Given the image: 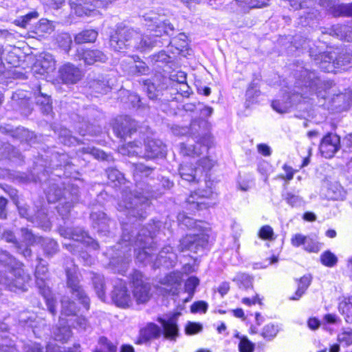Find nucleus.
I'll list each match as a JSON object with an SVG mask.
<instances>
[{"label":"nucleus","mask_w":352,"mask_h":352,"mask_svg":"<svg viewBox=\"0 0 352 352\" xmlns=\"http://www.w3.org/2000/svg\"><path fill=\"white\" fill-rule=\"evenodd\" d=\"M199 285V280L196 276L189 277L184 285L185 292L189 295V299H191L195 294L196 287Z\"/></svg>","instance_id":"obj_51"},{"label":"nucleus","mask_w":352,"mask_h":352,"mask_svg":"<svg viewBox=\"0 0 352 352\" xmlns=\"http://www.w3.org/2000/svg\"><path fill=\"white\" fill-rule=\"evenodd\" d=\"M317 16V10L314 8H308L307 11H302L299 14V23L302 26L309 24V21L314 20Z\"/></svg>","instance_id":"obj_49"},{"label":"nucleus","mask_w":352,"mask_h":352,"mask_svg":"<svg viewBox=\"0 0 352 352\" xmlns=\"http://www.w3.org/2000/svg\"><path fill=\"white\" fill-rule=\"evenodd\" d=\"M144 146L145 153L144 157L147 159L154 158V140L151 137L146 136L144 139Z\"/></svg>","instance_id":"obj_56"},{"label":"nucleus","mask_w":352,"mask_h":352,"mask_svg":"<svg viewBox=\"0 0 352 352\" xmlns=\"http://www.w3.org/2000/svg\"><path fill=\"white\" fill-rule=\"evenodd\" d=\"M3 239L14 245L16 252L21 254L25 259L30 260L32 256V250L27 246H24L22 243L18 241L14 234L10 230H6L3 233Z\"/></svg>","instance_id":"obj_26"},{"label":"nucleus","mask_w":352,"mask_h":352,"mask_svg":"<svg viewBox=\"0 0 352 352\" xmlns=\"http://www.w3.org/2000/svg\"><path fill=\"white\" fill-rule=\"evenodd\" d=\"M292 43L296 50L307 52L315 64L318 65V61L320 60L323 52L319 48V46L316 45L315 42L306 36L296 34L294 36Z\"/></svg>","instance_id":"obj_13"},{"label":"nucleus","mask_w":352,"mask_h":352,"mask_svg":"<svg viewBox=\"0 0 352 352\" xmlns=\"http://www.w3.org/2000/svg\"><path fill=\"white\" fill-rule=\"evenodd\" d=\"M268 1L269 0H236L240 6L249 8L265 6L267 4Z\"/></svg>","instance_id":"obj_55"},{"label":"nucleus","mask_w":352,"mask_h":352,"mask_svg":"<svg viewBox=\"0 0 352 352\" xmlns=\"http://www.w3.org/2000/svg\"><path fill=\"white\" fill-rule=\"evenodd\" d=\"M82 58L87 65H93L96 62L105 63L107 56L99 50H86L82 52Z\"/></svg>","instance_id":"obj_32"},{"label":"nucleus","mask_w":352,"mask_h":352,"mask_svg":"<svg viewBox=\"0 0 352 352\" xmlns=\"http://www.w3.org/2000/svg\"><path fill=\"white\" fill-rule=\"evenodd\" d=\"M43 248L44 254L47 256H52L58 250V245L57 242L50 238L40 237L38 243Z\"/></svg>","instance_id":"obj_39"},{"label":"nucleus","mask_w":352,"mask_h":352,"mask_svg":"<svg viewBox=\"0 0 352 352\" xmlns=\"http://www.w3.org/2000/svg\"><path fill=\"white\" fill-rule=\"evenodd\" d=\"M283 196L287 203L292 207L300 206L302 203V199L300 197L292 192H287Z\"/></svg>","instance_id":"obj_60"},{"label":"nucleus","mask_w":352,"mask_h":352,"mask_svg":"<svg viewBox=\"0 0 352 352\" xmlns=\"http://www.w3.org/2000/svg\"><path fill=\"white\" fill-rule=\"evenodd\" d=\"M98 343L101 346V349H98L102 352H116V346L111 342L106 337L102 336L99 338Z\"/></svg>","instance_id":"obj_59"},{"label":"nucleus","mask_w":352,"mask_h":352,"mask_svg":"<svg viewBox=\"0 0 352 352\" xmlns=\"http://www.w3.org/2000/svg\"><path fill=\"white\" fill-rule=\"evenodd\" d=\"M17 207L20 216L26 219L28 221L35 224L37 227H41L44 230L50 229V223L47 214L43 212H38L36 215H32L30 208L26 204H23L20 201L15 204Z\"/></svg>","instance_id":"obj_16"},{"label":"nucleus","mask_w":352,"mask_h":352,"mask_svg":"<svg viewBox=\"0 0 352 352\" xmlns=\"http://www.w3.org/2000/svg\"><path fill=\"white\" fill-rule=\"evenodd\" d=\"M338 310L344 316L346 322H352V296H342L340 298Z\"/></svg>","instance_id":"obj_34"},{"label":"nucleus","mask_w":352,"mask_h":352,"mask_svg":"<svg viewBox=\"0 0 352 352\" xmlns=\"http://www.w3.org/2000/svg\"><path fill=\"white\" fill-rule=\"evenodd\" d=\"M111 48L115 52L138 50L141 52L151 50L154 45L152 35H142L140 32L126 26H118L109 39Z\"/></svg>","instance_id":"obj_4"},{"label":"nucleus","mask_w":352,"mask_h":352,"mask_svg":"<svg viewBox=\"0 0 352 352\" xmlns=\"http://www.w3.org/2000/svg\"><path fill=\"white\" fill-rule=\"evenodd\" d=\"M160 12V10H158ZM157 17L155 16V46L161 44L160 46L169 45L173 43H176L177 39L184 42L182 47H185L187 45V36L184 33L179 34L177 37L171 38L170 37L174 34L175 30L168 20L166 19V14L163 12L161 14L157 12Z\"/></svg>","instance_id":"obj_7"},{"label":"nucleus","mask_w":352,"mask_h":352,"mask_svg":"<svg viewBox=\"0 0 352 352\" xmlns=\"http://www.w3.org/2000/svg\"><path fill=\"white\" fill-rule=\"evenodd\" d=\"M111 299L118 307H126L129 305L131 296L126 282L122 279L118 278L114 280Z\"/></svg>","instance_id":"obj_20"},{"label":"nucleus","mask_w":352,"mask_h":352,"mask_svg":"<svg viewBox=\"0 0 352 352\" xmlns=\"http://www.w3.org/2000/svg\"><path fill=\"white\" fill-rule=\"evenodd\" d=\"M320 261L322 265L331 267L336 265L338 258L330 251H325L321 254Z\"/></svg>","instance_id":"obj_53"},{"label":"nucleus","mask_w":352,"mask_h":352,"mask_svg":"<svg viewBox=\"0 0 352 352\" xmlns=\"http://www.w3.org/2000/svg\"><path fill=\"white\" fill-rule=\"evenodd\" d=\"M130 283L133 294L138 304L146 302L151 297V285L147 278L138 270H134L130 274Z\"/></svg>","instance_id":"obj_12"},{"label":"nucleus","mask_w":352,"mask_h":352,"mask_svg":"<svg viewBox=\"0 0 352 352\" xmlns=\"http://www.w3.org/2000/svg\"><path fill=\"white\" fill-rule=\"evenodd\" d=\"M36 261L38 263L34 273L36 285L39 293L43 297L47 310L54 316L57 314V301L47 285V265L45 261L39 257L36 258Z\"/></svg>","instance_id":"obj_6"},{"label":"nucleus","mask_w":352,"mask_h":352,"mask_svg":"<svg viewBox=\"0 0 352 352\" xmlns=\"http://www.w3.org/2000/svg\"><path fill=\"white\" fill-rule=\"evenodd\" d=\"M40 166L43 168L38 175L49 203L60 201L56 209L63 220L68 219L72 208L80 201L78 185L72 182L74 164L66 153L47 151L41 155Z\"/></svg>","instance_id":"obj_1"},{"label":"nucleus","mask_w":352,"mask_h":352,"mask_svg":"<svg viewBox=\"0 0 352 352\" xmlns=\"http://www.w3.org/2000/svg\"><path fill=\"white\" fill-rule=\"evenodd\" d=\"M8 159L20 163L23 161L21 153L8 142H0V160Z\"/></svg>","instance_id":"obj_25"},{"label":"nucleus","mask_w":352,"mask_h":352,"mask_svg":"<svg viewBox=\"0 0 352 352\" xmlns=\"http://www.w3.org/2000/svg\"><path fill=\"white\" fill-rule=\"evenodd\" d=\"M58 74L62 82L68 85L76 84L82 77V72L80 69L70 63L62 65L59 68Z\"/></svg>","instance_id":"obj_21"},{"label":"nucleus","mask_w":352,"mask_h":352,"mask_svg":"<svg viewBox=\"0 0 352 352\" xmlns=\"http://www.w3.org/2000/svg\"><path fill=\"white\" fill-rule=\"evenodd\" d=\"M78 124L76 126L79 133L84 136L86 134H93L96 131L93 129V126L85 118L78 117Z\"/></svg>","instance_id":"obj_50"},{"label":"nucleus","mask_w":352,"mask_h":352,"mask_svg":"<svg viewBox=\"0 0 352 352\" xmlns=\"http://www.w3.org/2000/svg\"><path fill=\"white\" fill-rule=\"evenodd\" d=\"M80 152L82 154L92 156L95 159L100 160L102 161L110 162L113 160V157L111 155L107 154L103 151L94 146H88L87 147H82L80 150Z\"/></svg>","instance_id":"obj_38"},{"label":"nucleus","mask_w":352,"mask_h":352,"mask_svg":"<svg viewBox=\"0 0 352 352\" xmlns=\"http://www.w3.org/2000/svg\"><path fill=\"white\" fill-rule=\"evenodd\" d=\"M98 36V32L94 30H85L77 34L74 41L78 44L93 43Z\"/></svg>","instance_id":"obj_41"},{"label":"nucleus","mask_w":352,"mask_h":352,"mask_svg":"<svg viewBox=\"0 0 352 352\" xmlns=\"http://www.w3.org/2000/svg\"><path fill=\"white\" fill-rule=\"evenodd\" d=\"M130 68L131 72L135 75H145L149 71L148 67L142 61L135 63L133 65L131 66Z\"/></svg>","instance_id":"obj_61"},{"label":"nucleus","mask_w":352,"mask_h":352,"mask_svg":"<svg viewBox=\"0 0 352 352\" xmlns=\"http://www.w3.org/2000/svg\"><path fill=\"white\" fill-rule=\"evenodd\" d=\"M166 281L172 285L170 289L172 294L175 295L178 294L179 287L181 285V278L175 274H169L166 277Z\"/></svg>","instance_id":"obj_58"},{"label":"nucleus","mask_w":352,"mask_h":352,"mask_svg":"<svg viewBox=\"0 0 352 352\" xmlns=\"http://www.w3.org/2000/svg\"><path fill=\"white\" fill-rule=\"evenodd\" d=\"M94 289L98 297L102 301L105 300V283L102 275L92 273L91 276Z\"/></svg>","instance_id":"obj_36"},{"label":"nucleus","mask_w":352,"mask_h":352,"mask_svg":"<svg viewBox=\"0 0 352 352\" xmlns=\"http://www.w3.org/2000/svg\"><path fill=\"white\" fill-rule=\"evenodd\" d=\"M93 229L100 236H107L110 232L111 219L102 210L93 208L90 213Z\"/></svg>","instance_id":"obj_18"},{"label":"nucleus","mask_w":352,"mask_h":352,"mask_svg":"<svg viewBox=\"0 0 352 352\" xmlns=\"http://www.w3.org/2000/svg\"><path fill=\"white\" fill-rule=\"evenodd\" d=\"M128 223L122 221V239L116 245L111 247L108 250L107 254L109 255V268L113 272L122 276L129 269L131 262V237L128 232Z\"/></svg>","instance_id":"obj_5"},{"label":"nucleus","mask_w":352,"mask_h":352,"mask_svg":"<svg viewBox=\"0 0 352 352\" xmlns=\"http://www.w3.org/2000/svg\"><path fill=\"white\" fill-rule=\"evenodd\" d=\"M157 320L160 322L161 327L155 324V339L162 335L166 340L176 341L179 336V329L177 324L176 317L172 316L168 320L159 318Z\"/></svg>","instance_id":"obj_14"},{"label":"nucleus","mask_w":352,"mask_h":352,"mask_svg":"<svg viewBox=\"0 0 352 352\" xmlns=\"http://www.w3.org/2000/svg\"><path fill=\"white\" fill-rule=\"evenodd\" d=\"M352 102V93L346 91L333 94L331 99V107L338 111H346Z\"/></svg>","instance_id":"obj_27"},{"label":"nucleus","mask_w":352,"mask_h":352,"mask_svg":"<svg viewBox=\"0 0 352 352\" xmlns=\"http://www.w3.org/2000/svg\"><path fill=\"white\" fill-rule=\"evenodd\" d=\"M338 10L336 12L335 16H352V3H340Z\"/></svg>","instance_id":"obj_63"},{"label":"nucleus","mask_w":352,"mask_h":352,"mask_svg":"<svg viewBox=\"0 0 352 352\" xmlns=\"http://www.w3.org/2000/svg\"><path fill=\"white\" fill-rule=\"evenodd\" d=\"M38 16V12L36 11H32L16 19L15 24L21 28H25L32 19H36Z\"/></svg>","instance_id":"obj_52"},{"label":"nucleus","mask_w":352,"mask_h":352,"mask_svg":"<svg viewBox=\"0 0 352 352\" xmlns=\"http://www.w3.org/2000/svg\"><path fill=\"white\" fill-rule=\"evenodd\" d=\"M338 340L340 344L346 346L352 344V329H349L338 334Z\"/></svg>","instance_id":"obj_62"},{"label":"nucleus","mask_w":352,"mask_h":352,"mask_svg":"<svg viewBox=\"0 0 352 352\" xmlns=\"http://www.w3.org/2000/svg\"><path fill=\"white\" fill-rule=\"evenodd\" d=\"M311 283V278L309 276H302L299 281L298 289L295 293V296L290 297L289 299L292 300H298L305 293Z\"/></svg>","instance_id":"obj_47"},{"label":"nucleus","mask_w":352,"mask_h":352,"mask_svg":"<svg viewBox=\"0 0 352 352\" xmlns=\"http://www.w3.org/2000/svg\"><path fill=\"white\" fill-rule=\"evenodd\" d=\"M64 246L72 254L78 256V258L82 260L85 265L91 266L94 263V258L87 251L84 250V247L86 246V244L74 242L64 243Z\"/></svg>","instance_id":"obj_24"},{"label":"nucleus","mask_w":352,"mask_h":352,"mask_svg":"<svg viewBox=\"0 0 352 352\" xmlns=\"http://www.w3.org/2000/svg\"><path fill=\"white\" fill-rule=\"evenodd\" d=\"M173 261L175 259V255L173 253V248L170 246H166L162 249L155 258V265L157 263L162 264L166 263V259Z\"/></svg>","instance_id":"obj_48"},{"label":"nucleus","mask_w":352,"mask_h":352,"mask_svg":"<svg viewBox=\"0 0 352 352\" xmlns=\"http://www.w3.org/2000/svg\"><path fill=\"white\" fill-rule=\"evenodd\" d=\"M296 78L294 89L292 91H283L279 98L272 102V107L278 113L289 112L302 98L316 94L318 97L326 99L329 90L335 86L331 80H323L314 72L304 67L296 70L294 74Z\"/></svg>","instance_id":"obj_3"},{"label":"nucleus","mask_w":352,"mask_h":352,"mask_svg":"<svg viewBox=\"0 0 352 352\" xmlns=\"http://www.w3.org/2000/svg\"><path fill=\"white\" fill-rule=\"evenodd\" d=\"M89 89L96 94H105L111 91V85L107 76L100 75L89 83Z\"/></svg>","instance_id":"obj_29"},{"label":"nucleus","mask_w":352,"mask_h":352,"mask_svg":"<svg viewBox=\"0 0 352 352\" xmlns=\"http://www.w3.org/2000/svg\"><path fill=\"white\" fill-rule=\"evenodd\" d=\"M179 148L182 155L189 157L199 156L208 149V146L203 144L198 140L195 144L182 142L179 144Z\"/></svg>","instance_id":"obj_28"},{"label":"nucleus","mask_w":352,"mask_h":352,"mask_svg":"<svg viewBox=\"0 0 352 352\" xmlns=\"http://www.w3.org/2000/svg\"><path fill=\"white\" fill-rule=\"evenodd\" d=\"M67 288L72 296L77 300L82 308L88 311L90 309V298L81 285V275L75 265L65 269Z\"/></svg>","instance_id":"obj_8"},{"label":"nucleus","mask_w":352,"mask_h":352,"mask_svg":"<svg viewBox=\"0 0 352 352\" xmlns=\"http://www.w3.org/2000/svg\"><path fill=\"white\" fill-rule=\"evenodd\" d=\"M179 173L183 181L197 184L202 175V170L197 166L184 164L180 166Z\"/></svg>","instance_id":"obj_23"},{"label":"nucleus","mask_w":352,"mask_h":352,"mask_svg":"<svg viewBox=\"0 0 352 352\" xmlns=\"http://www.w3.org/2000/svg\"><path fill=\"white\" fill-rule=\"evenodd\" d=\"M0 131L2 133H10L13 138L18 139L21 142H31L34 135L32 132L23 127H17L15 130H12L0 126Z\"/></svg>","instance_id":"obj_33"},{"label":"nucleus","mask_w":352,"mask_h":352,"mask_svg":"<svg viewBox=\"0 0 352 352\" xmlns=\"http://www.w3.org/2000/svg\"><path fill=\"white\" fill-rule=\"evenodd\" d=\"M233 281L236 282L238 287L242 289H248L252 287V278L245 273L238 274L233 279Z\"/></svg>","instance_id":"obj_45"},{"label":"nucleus","mask_w":352,"mask_h":352,"mask_svg":"<svg viewBox=\"0 0 352 352\" xmlns=\"http://www.w3.org/2000/svg\"><path fill=\"white\" fill-rule=\"evenodd\" d=\"M58 232L60 234L72 241L70 243H80L86 244V247L96 250L99 248L98 243L91 238L82 228L81 227H72L67 225L66 221L63 225L58 227Z\"/></svg>","instance_id":"obj_10"},{"label":"nucleus","mask_w":352,"mask_h":352,"mask_svg":"<svg viewBox=\"0 0 352 352\" xmlns=\"http://www.w3.org/2000/svg\"><path fill=\"white\" fill-rule=\"evenodd\" d=\"M340 148V138L336 133H328L320 140L319 149L325 158H331Z\"/></svg>","instance_id":"obj_19"},{"label":"nucleus","mask_w":352,"mask_h":352,"mask_svg":"<svg viewBox=\"0 0 352 352\" xmlns=\"http://www.w3.org/2000/svg\"><path fill=\"white\" fill-rule=\"evenodd\" d=\"M46 352H82L80 344L75 343L72 346L61 350L58 346L48 347Z\"/></svg>","instance_id":"obj_64"},{"label":"nucleus","mask_w":352,"mask_h":352,"mask_svg":"<svg viewBox=\"0 0 352 352\" xmlns=\"http://www.w3.org/2000/svg\"><path fill=\"white\" fill-rule=\"evenodd\" d=\"M207 122L202 118L195 119L190 123L189 129V134L195 138H198L205 133V127Z\"/></svg>","instance_id":"obj_40"},{"label":"nucleus","mask_w":352,"mask_h":352,"mask_svg":"<svg viewBox=\"0 0 352 352\" xmlns=\"http://www.w3.org/2000/svg\"><path fill=\"white\" fill-rule=\"evenodd\" d=\"M153 337H154V323H148L146 327L142 329L140 331V337L137 342L138 344H143L147 342Z\"/></svg>","instance_id":"obj_46"},{"label":"nucleus","mask_w":352,"mask_h":352,"mask_svg":"<svg viewBox=\"0 0 352 352\" xmlns=\"http://www.w3.org/2000/svg\"><path fill=\"white\" fill-rule=\"evenodd\" d=\"M352 65V52L342 51L338 54L335 53L323 52V54L318 61V67L324 72H334L335 69H344Z\"/></svg>","instance_id":"obj_9"},{"label":"nucleus","mask_w":352,"mask_h":352,"mask_svg":"<svg viewBox=\"0 0 352 352\" xmlns=\"http://www.w3.org/2000/svg\"><path fill=\"white\" fill-rule=\"evenodd\" d=\"M212 192L210 190H198L192 192L186 199L188 209L192 211L202 210L207 207L204 199L210 197Z\"/></svg>","instance_id":"obj_22"},{"label":"nucleus","mask_w":352,"mask_h":352,"mask_svg":"<svg viewBox=\"0 0 352 352\" xmlns=\"http://www.w3.org/2000/svg\"><path fill=\"white\" fill-rule=\"evenodd\" d=\"M121 199L118 203V210L120 213L118 215L120 223L123 221L128 223V232L131 237L130 248L134 246L135 259L144 265L150 264L154 269L153 255L154 253V239L151 235L146 234L147 231L142 229L137 232L132 225L137 220H143L146 218L151 208V201L147 196L141 193L133 194L126 189H122Z\"/></svg>","instance_id":"obj_2"},{"label":"nucleus","mask_w":352,"mask_h":352,"mask_svg":"<svg viewBox=\"0 0 352 352\" xmlns=\"http://www.w3.org/2000/svg\"><path fill=\"white\" fill-rule=\"evenodd\" d=\"M208 235L204 230L188 234L179 240L177 250L180 252L189 251L193 253L203 252L208 245Z\"/></svg>","instance_id":"obj_11"},{"label":"nucleus","mask_w":352,"mask_h":352,"mask_svg":"<svg viewBox=\"0 0 352 352\" xmlns=\"http://www.w3.org/2000/svg\"><path fill=\"white\" fill-rule=\"evenodd\" d=\"M39 65L43 69V73H50L55 69L56 61L52 54L46 53L39 61Z\"/></svg>","instance_id":"obj_43"},{"label":"nucleus","mask_w":352,"mask_h":352,"mask_svg":"<svg viewBox=\"0 0 352 352\" xmlns=\"http://www.w3.org/2000/svg\"><path fill=\"white\" fill-rule=\"evenodd\" d=\"M58 140L64 145L71 146L78 143V139L72 135L69 130L61 128L58 133Z\"/></svg>","instance_id":"obj_42"},{"label":"nucleus","mask_w":352,"mask_h":352,"mask_svg":"<svg viewBox=\"0 0 352 352\" xmlns=\"http://www.w3.org/2000/svg\"><path fill=\"white\" fill-rule=\"evenodd\" d=\"M177 221L179 226L182 228L194 229L197 232L204 230L202 221H195L194 219L187 216L184 212L178 214Z\"/></svg>","instance_id":"obj_31"},{"label":"nucleus","mask_w":352,"mask_h":352,"mask_svg":"<svg viewBox=\"0 0 352 352\" xmlns=\"http://www.w3.org/2000/svg\"><path fill=\"white\" fill-rule=\"evenodd\" d=\"M115 0H70V5L79 15H91L96 8H106Z\"/></svg>","instance_id":"obj_17"},{"label":"nucleus","mask_w":352,"mask_h":352,"mask_svg":"<svg viewBox=\"0 0 352 352\" xmlns=\"http://www.w3.org/2000/svg\"><path fill=\"white\" fill-rule=\"evenodd\" d=\"M336 33L338 36H340L341 39L346 41H352V30L351 28L346 25H338L336 28Z\"/></svg>","instance_id":"obj_54"},{"label":"nucleus","mask_w":352,"mask_h":352,"mask_svg":"<svg viewBox=\"0 0 352 352\" xmlns=\"http://www.w3.org/2000/svg\"><path fill=\"white\" fill-rule=\"evenodd\" d=\"M36 104L40 107V109L43 115L47 116L52 113V106L51 97L42 93L41 88L38 87L35 91Z\"/></svg>","instance_id":"obj_30"},{"label":"nucleus","mask_w":352,"mask_h":352,"mask_svg":"<svg viewBox=\"0 0 352 352\" xmlns=\"http://www.w3.org/2000/svg\"><path fill=\"white\" fill-rule=\"evenodd\" d=\"M21 233L23 239V242L21 243L24 246H27L30 248V245L38 243V239H40L41 236L34 234L30 230L26 228H22L21 229Z\"/></svg>","instance_id":"obj_44"},{"label":"nucleus","mask_w":352,"mask_h":352,"mask_svg":"<svg viewBox=\"0 0 352 352\" xmlns=\"http://www.w3.org/2000/svg\"><path fill=\"white\" fill-rule=\"evenodd\" d=\"M109 184L113 188L120 187L124 183V175L116 168L109 167L106 169Z\"/></svg>","instance_id":"obj_37"},{"label":"nucleus","mask_w":352,"mask_h":352,"mask_svg":"<svg viewBox=\"0 0 352 352\" xmlns=\"http://www.w3.org/2000/svg\"><path fill=\"white\" fill-rule=\"evenodd\" d=\"M136 122L128 116H120L116 118L112 125L114 133L122 140L131 137L136 131Z\"/></svg>","instance_id":"obj_15"},{"label":"nucleus","mask_w":352,"mask_h":352,"mask_svg":"<svg viewBox=\"0 0 352 352\" xmlns=\"http://www.w3.org/2000/svg\"><path fill=\"white\" fill-rule=\"evenodd\" d=\"M61 315L65 316H74L80 311L76 303L71 300L69 296H63L61 300Z\"/></svg>","instance_id":"obj_35"},{"label":"nucleus","mask_w":352,"mask_h":352,"mask_svg":"<svg viewBox=\"0 0 352 352\" xmlns=\"http://www.w3.org/2000/svg\"><path fill=\"white\" fill-rule=\"evenodd\" d=\"M278 332V327L273 324H268L265 325L262 331V336L268 340H273L277 335Z\"/></svg>","instance_id":"obj_57"}]
</instances>
